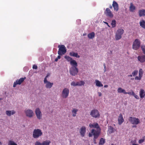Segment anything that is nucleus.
Instances as JSON below:
<instances>
[{
  "instance_id": "1",
  "label": "nucleus",
  "mask_w": 145,
  "mask_h": 145,
  "mask_svg": "<svg viewBox=\"0 0 145 145\" xmlns=\"http://www.w3.org/2000/svg\"><path fill=\"white\" fill-rule=\"evenodd\" d=\"M89 127L90 128H95L97 129V130L94 129H92L91 132L89 133L88 136L89 137H92L93 136L92 134L100 133L101 129L98 124L97 123H94L93 124L90 123L89 124Z\"/></svg>"
},
{
  "instance_id": "2",
  "label": "nucleus",
  "mask_w": 145,
  "mask_h": 145,
  "mask_svg": "<svg viewBox=\"0 0 145 145\" xmlns=\"http://www.w3.org/2000/svg\"><path fill=\"white\" fill-rule=\"evenodd\" d=\"M42 133L39 129H35L33 132V137L35 138H37L42 136Z\"/></svg>"
},
{
  "instance_id": "3",
  "label": "nucleus",
  "mask_w": 145,
  "mask_h": 145,
  "mask_svg": "<svg viewBox=\"0 0 145 145\" xmlns=\"http://www.w3.org/2000/svg\"><path fill=\"white\" fill-rule=\"evenodd\" d=\"M58 48L59 49L57 53L59 55L62 56L66 53L67 50L64 45H59Z\"/></svg>"
},
{
  "instance_id": "4",
  "label": "nucleus",
  "mask_w": 145,
  "mask_h": 145,
  "mask_svg": "<svg viewBox=\"0 0 145 145\" xmlns=\"http://www.w3.org/2000/svg\"><path fill=\"white\" fill-rule=\"evenodd\" d=\"M124 32V30L121 28L118 29L115 34V39L116 40L120 39L122 37V35Z\"/></svg>"
},
{
  "instance_id": "5",
  "label": "nucleus",
  "mask_w": 145,
  "mask_h": 145,
  "mask_svg": "<svg viewBox=\"0 0 145 145\" xmlns=\"http://www.w3.org/2000/svg\"><path fill=\"white\" fill-rule=\"evenodd\" d=\"M140 45V41L138 39H136L133 42L132 46L133 49L135 50H138Z\"/></svg>"
},
{
  "instance_id": "6",
  "label": "nucleus",
  "mask_w": 145,
  "mask_h": 145,
  "mask_svg": "<svg viewBox=\"0 0 145 145\" xmlns=\"http://www.w3.org/2000/svg\"><path fill=\"white\" fill-rule=\"evenodd\" d=\"M129 120L131 123L133 125H137L140 123L139 119L134 117H130Z\"/></svg>"
},
{
  "instance_id": "7",
  "label": "nucleus",
  "mask_w": 145,
  "mask_h": 145,
  "mask_svg": "<svg viewBox=\"0 0 145 145\" xmlns=\"http://www.w3.org/2000/svg\"><path fill=\"white\" fill-rule=\"evenodd\" d=\"M90 114L92 117L95 118H99L100 116L99 111L96 109L92 110Z\"/></svg>"
},
{
  "instance_id": "8",
  "label": "nucleus",
  "mask_w": 145,
  "mask_h": 145,
  "mask_svg": "<svg viewBox=\"0 0 145 145\" xmlns=\"http://www.w3.org/2000/svg\"><path fill=\"white\" fill-rule=\"evenodd\" d=\"M78 71V69L77 67H72L69 69L70 74L72 76H75L77 74Z\"/></svg>"
},
{
  "instance_id": "9",
  "label": "nucleus",
  "mask_w": 145,
  "mask_h": 145,
  "mask_svg": "<svg viewBox=\"0 0 145 145\" xmlns=\"http://www.w3.org/2000/svg\"><path fill=\"white\" fill-rule=\"evenodd\" d=\"M69 89L66 88H64L62 93L61 96L63 98H67L69 95Z\"/></svg>"
},
{
  "instance_id": "10",
  "label": "nucleus",
  "mask_w": 145,
  "mask_h": 145,
  "mask_svg": "<svg viewBox=\"0 0 145 145\" xmlns=\"http://www.w3.org/2000/svg\"><path fill=\"white\" fill-rule=\"evenodd\" d=\"M51 141L50 140H46L40 142L38 141L35 142V145H50Z\"/></svg>"
},
{
  "instance_id": "11",
  "label": "nucleus",
  "mask_w": 145,
  "mask_h": 145,
  "mask_svg": "<svg viewBox=\"0 0 145 145\" xmlns=\"http://www.w3.org/2000/svg\"><path fill=\"white\" fill-rule=\"evenodd\" d=\"M26 79V77L20 78L19 79H17L15 82H14L13 85V87H15L17 85H20Z\"/></svg>"
},
{
  "instance_id": "12",
  "label": "nucleus",
  "mask_w": 145,
  "mask_h": 145,
  "mask_svg": "<svg viewBox=\"0 0 145 145\" xmlns=\"http://www.w3.org/2000/svg\"><path fill=\"white\" fill-rule=\"evenodd\" d=\"M105 14L106 16L111 18H112L114 16V15L112 12L108 8H106L105 12Z\"/></svg>"
},
{
  "instance_id": "13",
  "label": "nucleus",
  "mask_w": 145,
  "mask_h": 145,
  "mask_svg": "<svg viewBox=\"0 0 145 145\" xmlns=\"http://www.w3.org/2000/svg\"><path fill=\"white\" fill-rule=\"evenodd\" d=\"M35 113L38 119L40 120L42 117V114L39 108H37L35 110Z\"/></svg>"
},
{
  "instance_id": "14",
  "label": "nucleus",
  "mask_w": 145,
  "mask_h": 145,
  "mask_svg": "<svg viewBox=\"0 0 145 145\" xmlns=\"http://www.w3.org/2000/svg\"><path fill=\"white\" fill-rule=\"evenodd\" d=\"M44 83L46 84V87L47 88L50 89L51 88L53 85V83H51L50 82L48 81L47 79L44 78Z\"/></svg>"
},
{
  "instance_id": "15",
  "label": "nucleus",
  "mask_w": 145,
  "mask_h": 145,
  "mask_svg": "<svg viewBox=\"0 0 145 145\" xmlns=\"http://www.w3.org/2000/svg\"><path fill=\"white\" fill-rule=\"evenodd\" d=\"M25 112L27 116L29 118H31L33 117V113L32 110L28 109L25 110Z\"/></svg>"
},
{
  "instance_id": "16",
  "label": "nucleus",
  "mask_w": 145,
  "mask_h": 145,
  "mask_svg": "<svg viewBox=\"0 0 145 145\" xmlns=\"http://www.w3.org/2000/svg\"><path fill=\"white\" fill-rule=\"evenodd\" d=\"M84 82L83 81H81L79 82H77L76 83L74 82H72L71 83V85L73 86H81L84 85Z\"/></svg>"
},
{
  "instance_id": "17",
  "label": "nucleus",
  "mask_w": 145,
  "mask_h": 145,
  "mask_svg": "<svg viewBox=\"0 0 145 145\" xmlns=\"http://www.w3.org/2000/svg\"><path fill=\"white\" fill-rule=\"evenodd\" d=\"M86 127L84 126H82L80 128V133L81 136L83 137L85 136L86 131Z\"/></svg>"
},
{
  "instance_id": "18",
  "label": "nucleus",
  "mask_w": 145,
  "mask_h": 145,
  "mask_svg": "<svg viewBox=\"0 0 145 145\" xmlns=\"http://www.w3.org/2000/svg\"><path fill=\"white\" fill-rule=\"evenodd\" d=\"M112 6L113 7L114 10L115 11H117L119 10V7L118 4L115 1H113L112 4Z\"/></svg>"
},
{
  "instance_id": "19",
  "label": "nucleus",
  "mask_w": 145,
  "mask_h": 145,
  "mask_svg": "<svg viewBox=\"0 0 145 145\" xmlns=\"http://www.w3.org/2000/svg\"><path fill=\"white\" fill-rule=\"evenodd\" d=\"M118 123L119 125H121L124 121V120L121 113L119 115L118 119Z\"/></svg>"
},
{
  "instance_id": "20",
  "label": "nucleus",
  "mask_w": 145,
  "mask_h": 145,
  "mask_svg": "<svg viewBox=\"0 0 145 145\" xmlns=\"http://www.w3.org/2000/svg\"><path fill=\"white\" fill-rule=\"evenodd\" d=\"M139 95L141 98L142 99L145 96V91L144 89H141L139 91Z\"/></svg>"
},
{
  "instance_id": "21",
  "label": "nucleus",
  "mask_w": 145,
  "mask_h": 145,
  "mask_svg": "<svg viewBox=\"0 0 145 145\" xmlns=\"http://www.w3.org/2000/svg\"><path fill=\"white\" fill-rule=\"evenodd\" d=\"M138 14L140 17L145 16V10H139L138 11Z\"/></svg>"
},
{
  "instance_id": "22",
  "label": "nucleus",
  "mask_w": 145,
  "mask_h": 145,
  "mask_svg": "<svg viewBox=\"0 0 145 145\" xmlns=\"http://www.w3.org/2000/svg\"><path fill=\"white\" fill-rule=\"evenodd\" d=\"M138 59L140 62L142 63L145 61V55L138 56Z\"/></svg>"
},
{
  "instance_id": "23",
  "label": "nucleus",
  "mask_w": 145,
  "mask_h": 145,
  "mask_svg": "<svg viewBox=\"0 0 145 145\" xmlns=\"http://www.w3.org/2000/svg\"><path fill=\"white\" fill-rule=\"evenodd\" d=\"M129 10L130 12H133L136 9V7L132 3H130V5L129 7Z\"/></svg>"
},
{
  "instance_id": "24",
  "label": "nucleus",
  "mask_w": 145,
  "mask_h": 145,
  "mask_svg": "<svg viewBox=\"0 0 145 145\" xmlns=\"http://www.w3.org/2000/svg\"><path fill=\"white\" fill-rule=\"evenodd\" d=\"M100 134L99 133L92 134L94 136L93 142L94 144H96L97 143L96 139L98 138Z\"/></svg>"
},
{
  "instance_id": "25",
  "label": "nucleus",
  "mask_w": 145,
  "mask_h": 145,
  "mask_svg": "<svg viewBox=\"0 0 145 145\" xmlns=\"http://www.w3.org/2000/svg\"><path fill=\"white\" fill-rule=\"evenodd\" d=\"M69 55L71 56L75 57L77 58H79L80 56L78 55L77 53H75L73 52H72L69 53Z\"/></svg>"
},
{
  "instance_id": "26",
  "label": "nucleus",
  "mask_w": 145,
  "mask_h": 145,
  "mask_svg": "<svg viewBox=\"0 0 145 145\" xmlns=\"http://www.w3.org/2000/svg\"><path fill=\"white\" fill-rule=\"evenodd\" d=\"M6 114L8 116H10L11 114L13 115L15 113V112L14 110H7L6 112Z\"/></svg>"
},
{
  "instance_id": "27",
  "label": "nucleus",
  "mask_w": 145,
  "mask_h": 145,
  "mask_svg": "<svg viewBox=\"0 0 145 145\" xmlns=\"http://www.w3.org/2000/svg\"><path fill=\"white\" fill-rule=\"evenodd\" d=\"M70 63L71 65L72 66V67H77V63L75 60H72V61H71Z\"/></svg>"
},
{
  "instance_id": "28",
  "label": "nucleus",
  "mask_w": 145,
  "mask_h": 145,
  "mask_svg": "<svg viewBox=\"0 0 145 145\" xmlns=\"http://www.w3.org/2000/svg\"><path fill=\"white\" fill-rule=\"evenodd\" d=\"M140 26L142 28L145 29V20H142L139 22Z\"/></svg>"
},
{
  "instance_id": "29",
  "label": "nucleus",
  "mask_w": 145,
  "mask_h": 145,
  "mask_svg": "<svg viewBox=\"0 0 145 145\" xmlns=\"http://www.w3.org/2000/svg\"><path fill=\"white\" fill-rule=\"evenodd\" d=\"M78 110L76 108H73L72 111V116L74 117H75L76 116L77 112Z\"/></svg>"
},
{
  "instance_id": "30",
  "label": "nucleus",
  "mask_w": 145,
  "mask_h": 145,
  "mask_svg": "<svg viewBox=\"0 0 145 145\" xmlns=\"http://www.w3.org/2000/svg\"><path fill=\"white\" fill-rule=\"evenodd\" d=\"M95 36V33L93 32L89 33L88 35V37L89 39H93L94 37Z\"/></svg>"
},
{
  "instance_id": "31",
  "label": "nucleus",
  "mask_w": 145,
  "mask_h": 145,
  "mask_svg": "<svg viewBox=\"0 0 145 145\" xmlns=\"http://www.w3.org/2000/svg\"><path fill=\"white\" fill-rule=\"evenodd\" d=\"M117 91L118 93H123L124 94H125V93L126 92L125 89H123L120 87L118 89Z\"/></svg>"
},
{
  "instance_id": "32",
  "label": "nucleus",
  "mask_w": 145,
  "mask_h": 145,
  "mask_svg": "<svg viewBox=\"0 0 145 145\" xmlns=\"http://www.w3.org/2000/svg\"><path fill=\"white\" fill-rule=\"evenodd\" d=\"M114 129L111 126H109L108 128V131L109 133L111 134L114 133L115 131Z\"/></svg>"
},
{
  "instance_id": "33",
  "label": "nucleus",
  "mask_w": 145,
  "mask_h": 145,
  "mask_svg": "<svg viewBox=\"0 0 145 145\" xmlns=\"http://www.w3.org/2000/svg\"><path fill=\"white\" fill-rule=\"evenodd\" d=\"M96 82V85L99 87H102L103 86V84H102L101 82L97 80H95Z\"/></svg>"
},
{
  "instance_id": "34",
  "label": "nucleus",
  "mask_w": 145,
  "mask_h": 145,
  "mask_svg": "<svg viewBox=\"0 0 145 145\" xmlns=\"http://www.w3.org/2000/svg\"><path fill=\"white\" fill-rule=\"evenodd\" d=\"M105 140L102 138L100 139L99 144V145H103L105 143Z\"/></svg>"
},
{
  "instance_id": "35",
  "label": "nucleus",
  "mask_w": 145,
  "mask_h": 145,
  "mask_svg": "<svg viewBox=\"0 0 145 145\" xmlns=\"http://www.w3.org/2000/svg\"><path fill=\"white\" fill-rule=\"evenodd\" d=\"M111 24L112 27L113 28L116 27V22L115 20H112Z\"/></svg>"
},
{
  "instance_id": "36",
  "label": "nucleus",
  "mask_w": 145,
  "mask_h": 145,
  "mask_svg": "<svg viewBox=\"0 0 145 145\" xmlns=\"http://www.w3.org/2000/svg\"><path fill=\"white\" fill-rule=\"evenodd\" d=\"M64 57L68 61L70 62L72 60V58L69 56H65Z\"/></svg>"
},
{
  "instance_id": "37",
  "label": "nucleus",
  "mask_w": 145,
  "mask_h": 145,
  "mask_svg": "<svg viewBox=\"0 0 145 145\" xmlns=\"http://www.w3.org/2000/svg\"><path fill=\"white\" fill-rule=\"evenodd\" d=\"M8 145H18L17 144L12 140H10L8 142Z\"/></svg>"
},
{
  "instance_id": "38",
  "label": "nucleus",
  "mask_w": 145,
  "mask_h": 145,
  "mask_svg": "<svg viewBox=\"0 0 145 145\" xmlns=\"http://www.w3.org/2000/svg\"><path fill=\"white\" fill-rule=\"evenodd\" d=\"M143 73V71L142 69H140L139 71L138 74L139 76H140L142 77Z\"/></svg>"
},
{
  "instance_id": "39",
  "label": "nucleus",
  "mask_w": 145,
  "mask_h": 145,
  "mask_svg": "<svg viewBox=\"0 0 145 145\" xmlns=\"http://www.w3.org/2000/svg\"><path fill=\"white\" fill-rule=\"evenodd\" d=\"M138 73V71L137 70H135L132 72V74L133 76H135Z\"/></svg>"
},
{
  "instance_id": "40",
  "label": "nucleus",
  "mask_w": 145,
  "mask_h": 145,
  "mask_svg": "<svg viewBox=\"0 0 145 145\" xmlns=\"http://www.w3.org/2000/svg\"><path fill=\"white\" fill-rule=\"evenodd\" d=\"M141 48L144 54H145V45H143L141 46Z\"/></svg>"
},
{
  "instance_id": "41",
  "label": "nucleus",
  "mask_w": 145,
  "mask_h": 145,
  "mask_svg": "<svg viewBox=\"0 0 145 145\" xmlns=\"http://www.w3.org/2000/svg\"><path fill=\"white\" fill-rule=\"evenodd\" d=\"M143 139H141L139 140L138 143L139 144H141L144 142V140L145 139V136L143 137Z\"/></svg>"
},
{
  "instance_id": "42",
  "label": "nucleus",
  "mask_w": 145,
  "mask_h": 145,
  "mask_svg": "<svg viewBox=\"0 0 145 145\" xmlns=\"http://www.w3.org/2000/svg\"><path fill=\"white\" fill-rule=\"evenodd\" d=\"M142 78L141 76H136L135 77V80H140Z\"/></svg>"
},
{
  "instance_id": "43",
  "label": "nucleus",
  "mask_w": 145,
  "mask_h": 145,
  "mask_svg": "<svg viewBox=\"0 0 145 145\" xmlns=\"http://www.w3.org/2000/svg\"><path fill=\"white\" fill-rule=\"evenodd\" d=\"M33 69H37V65H34L33 66Z\"/></svg>"
},
{
  "instance_id": "44",
  "label": "nucleus",
  "mask_w": 145,
  "mask_h": 145,
  "mask_svg": "<svg viewBox=\"0 0 145 145\" xmlns=\"http://www.w3.org/2000/svg\"><path fill=\"white\" fill-rule=\"evenodd\" d=\"M134 96L135 98H136L137 99H139V97L137 95H136V94Z\"/></svg>"
},
{
  "instance_id": "45",
  "label": "nucleus",
  "mask_w": 145,
  "mask_h": 145,
  "mask_svg": "<svg viewBox=\"0 0 145 145\" xmlns=\"http://www.w3.org/2000/svg\"><path fill=\"white\" fill-rule=\"evenodd\" d=\"M129 94V95H131V92H125V94Z\"/></svg>"
},
{
  "instance_id": "46",
  "label": "nucleus",
  "mask_w": 145,
  "mask_h": 145,
  "mask_svg": "<svg viewBox=\"0 0 145 145\" xmlns=\"http://www.w3.org/2000/svg\"><path fill=\"white\" fill-rule=\"evenodd\" d=\"M135 94L134 93V92L133 91H132L131 95H133V96H134Z\"/></svg>"
},
{
  "instance_id": "47",
  "label": "nucleus",
  "mask_w": 145,
  "mask_h": 145,
  "mask_svg": "<svg viewBox=\"0 0 145 145\" xmlns=\"http://www.w3.org/2000/svg\"><path fill=\"white\" fill-rule=\"evenodd\" d=\"M135 94L134 93V92L133 91H132L131 95H133V96H134Z\"/></svg>"
},
{
  "instance_id": "48",
  "label": "nucleus",
  "mask_w": 145,
  "mask_h": 145,
  "mask_svg": "<svg viewBox=\"0 0 145 145\" xmlns=\"http://www.w3.org/2000/svg\"><path fill=\"white\" fill-rule=\"evenodd\" d=\"M49 76V74H47V75L46 76V77L44 78H46V79H47V78H48Z\"/></svg>"
},
{
  "instance_id": "49",
  "label": "nucleus",
  "mask_w": 145,
  "mask_h": 145,
  "mask_svg": "<svg viewBox=\"0 0 145 145\" xmlns=\"http://www.w3.org/2000/svg\"><path fill=\"white\" fill-rule=\"evenodd\" d=\"M98 93L99 96H101L102 94L101 92H99Z\"/></svg>"
},
{
  "instance_id": "50",
  "label": "nucleus",
  "mask_w": 145,
  "mask_h": 145,
  "mask_svg": "<svg viewBox=\"0 0 145 145\" xmlns=\"http://www.w3.org/2000/svg\"><path fill=\"white\" fill-rule=\"evenodd\" d=\"M60 55H58V56H57V58L58 59H60L61 58V56H60Z\"/></svg>"
},
{
  "instance_id": "51",
  "label": "nucleus",
  "mask_w": 145,
  "mask_h": 145,
  "mask_svg": "<svg viewBox=\"0 0 145 145\" xmlns=\"http://www.w3.org/2000/svg\"><path fill=\"white\" fill-rule=\"evenodd\" d=\"M58 59L57 58H56L55 59V61L57 62L58 61Z\"/></svg>"
},
{
  "instance_id": "52",
  "label": "nucleus",
  "mask_w": 145,
  "mask_h": 145,
  "mask_svg": "<svg viewBox=\"0 0 145 145\" xmlns=\"http://www.w3.org/2000/svg\"><path fill=\"white\" fill-rule=\"evenodd\" d=\"M104 23H105V24H106V25H107L108 27H110V26L108 24V23H107V22H104Z\"/></svg>"
},
{
  "instance_id": "53",
  "label": "nucleus",
  "mask_w": 145,
  "mask_h": 145,
  "mask_svg": "<svg viewBox=\"0 0 145 145\" xmlns=\"http://www.w3.org/2000/svg\"><path fill=\"white\" fill-rule=\"evenodd\" d=\"M108 85H105L104 86V88H107L108 87Z\"/></svg>"
},
{
  "instance_id": "54",
  "label": "nucleus",
  "mask_w": 145,
  "mask_h": 145,
  "mask_svg": "<svg viewBox=\"0 0 145 145\" xmlns=\"http://www.w3.org/2000/svg\"><path fill=\"white\" fill-rule=\"evenodd\" d=\"M132 127L133 128V127H137V126L136 125H133L132 126Z\"/></svg>"
},
{
  "instance_id": "55",
  "label": "nucleus",
  "mask_w": 145,
  "mask_h": 145,
  "mask_svg": "<svg viewBox=\"0 0 145 145\" xmlns=\"http://www.w3.org/2000/svg\"><path fill=\"white\" fill-rule=\"evenodd\" d=\"M104 69H106V67L105 64H104Z\"/></svg>"
},
{
  "instance_id": "56",
  "label": "nucleus",
  "mask_w": 145,
  "mask_h": 145,
  "mask_svg": "<svg viewBox=\"0 0 145 145\" xmlns=\"http://www.w3.org/2000/svg\"><path fill=\"white\" fill-rule=\"evenodd\" d=\"M112 6L111 5H110L109 7V8H110V9H112Z\"/></svg>"
},
{
  "instance_id": "57",
  "label": "nucleus",
  "mask_w": 145,
  "mask_h": 145,
  "mask_svg": "<svg viewBox=\"0 0 145 145\" xmlns=\"http://www.w3.org/2000/svg\"><path fill=\"white\" fill-rule=\"evenodd\" d=\"M132 145H139L137 144H136L135 143H133L132 144Z\"/></svg>"
},
{
  "instance_id": "58",
  "label": "nucleus",
  "mask_w": 145,
  "mask_h": 145,
  "mask_svg": "<svg viewBox=\"0 0 145 145\" xmlns=\"http://www.w3.org/2000/svg\"><path fill=\"white\" fill-rule=\"evenodd\" d=\"M132 76H133V75H132V74H131V75H129L128 76H130L131 77H132Z\"/></svg>"
},
{
  "instance_id": "59",
  "label": "nucleus",
  "mask_w": 145,
  "mask_h": 145,
  "mask_svg": "<svg viewBox=\"0 0 145 145\" xmlns=\"http://www.w3.org/2000/svg\"><path fill=\"white\" fill-rule=\"evenodd\" d=\"M106 71V69H104V72H105Z\"/></svg>"
},
{
  "instance_id": "60",
  "label": "nucleus",
  "mask_w": 145,
  "mask_h": 145,
  "mask_svg": "<svg viewBox=\"0 0 145 145\" xmlns=\"http://www.w3.org/2000/svg\"><path fill=\"white\" fill-rule=\"evenodd\" d=\"M2 144L1 142L0 141V145H1Z\"/></svg>"
},
{
  "instance_id": "61",
  "label": "nucleus",
  "mask_w": 145,
  "mask_h": 145,
  "mask_svg": "<svg viewBox=\"0 0 145 145\" xmlns=\"http://www.w3.org/2000/svg\"><path fill=\"white\" fill-rule=\"evenodd\" d=\"M2 99L1 98H0V100H2Z\"/></svg>"
},
{
  "instance_id": "62",
  "label": "nucleus",
  "mask_w": 145,
  "mask_h": 145,
  "mask_svg": "<svg viewBox=\"0 0 145 145\" xmlns=\"http://www.w3.org/2000/svg\"><path fill=\"white\" fill-rule=\"evenodd\" d=\"M111 145H114L113 144H111Z\"/></svg>"
}]
</instances>
